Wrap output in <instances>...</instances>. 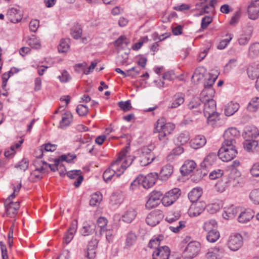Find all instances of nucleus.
I'll return each mask as SVG.
<instances>
[{"label":"nucleus","instance_id":"nucleus-47","mask_svg":"<svg viewBox=\"0 0 259 259\" xmlns=\"http://www.w3.org/2000/svg\"><path fill=\"white\" fill-rule=\"evenodd\" d=\"M107 220L104 217H100L97 220V226L100 228L99 233L101 236L103 235L107 225Z\"/></svg>","mask_w":259,"mask_h":259},{"label":"nucleus","instance_id":"nucleus-15","mask_svg":"<svg viewBox=\"0 0 259 259\" xmlns=\"http://www.w3.org/2000/svg\"><path fill=\"white\" fill-rule=\"evenodd\" d=\"M240 135V132L236 128L231 127L226 130L224 134V142H234V145H236L235 138Z\"/></svg>","mask_w":259,"mask_h":259},{"label":"nucleus","instance_id":"nucleus-39","mask_svg":"<svg viewBox=\"0 0 259 259\" xmlns=\"http://www.w3.org/2000/svg\"><path fill=\"white\" fill-rule=\"evenodd\" d=\"M229 186L227 179H222L219 181L215 185V189L217 191L222 193L225 191L226 189Z\"/></svg>","mask_w":259,"mask_h":259},{"label":"nucleus","instance_id":"nucleus-26","mask_svg":"<svg viewBox=\"0 0 259 259\" xmlns=\"http://www.w3.org/2000/svg\"><path fill=\"white\" fill-rule=\"evenodd\" d=\"M217 159V155L214 153H211L208 154L201 163V168L207 169L210 167Z\"/></svg>","mask_w":259,"mask_h":259},{"label":"nucleus","instance_id":"nucleus-32","mask_svg":"<svg viewBox=\"0 0 259 259\" xmlns=\"http://www.w3.org/2000/svg\"><path fill=\"white\" fill-rule=\"evenodd\" d=\"M202 192L200 188H194L188 194L189 200L193 203L198 202V200L201 196Z\"/></svg>","mask_w":259,"mask_h":259},{"label":"nucleus","instance_id":"nucleus-5","mask_svg":"<svg viewBox=\"0 0 259 259\" xmlns=\"http://www.w3.org/2000/svg\"><path fill=\"white\" fill-rule=\"evenodd\" d=\"M155 157L151 149L147 147H144L140 150L139 162L141 166H146L150 164Z\"/></svg>","mask_w":259,"mask_h":259},{"label":"nucleus","instance_id":"nucleus-56","mask_svg":"<svg viewBox=\"0 0 259 259\" xmlns=\"http://www.w3.org/2000/svg\"><path fill=\"white\" fill-rule=\"evenodd\" d=\"M184 150V148L181 146H178L174 148L170 154L167 156V159L168 160H171L174 159V156L179 155L183 153Z\"/></svg>","mask_w":259,"mask_h":259},{"label":"nucleus","instance_id":"nucleus-54","mask_svg":"<svg viewBox=\"0 0 259 259\" xmlns=\"http://www.w3.org/2000/svg\"><path fill=\"white\" fill-rule=\"evenodd\" d=\"M246 138H256L259 135V131L255 127H250L245 132Z\"/></svg>","mask_w":259,"mask_h":259},{"label":"nucleus","instance_id":"nucleus-11","mask_svg":"<svg viewBox=\"0 0 259 259\" xmlns=\"http://www.w3.org/2000/svg\"><path fill=\"white\" fill-rule=\"evenodd\" d=\"M163 215L159 210H154L148 214L146 219V223L151 226H155L162 219Z\"/></svg>","mask_w":259,"mask_h":259},{"label":"nucleus","instance_id":"nucleus-50","mask_svg":"<svg viewBox=\"0 0 259 259\" xmlns=\"http://www.w3.org/2000/svg\"><path fill=\"white\" fill-rule=\"evenodd\" d=\"M137 239V235L135 233L131 231L130 232L126 235L125 245L128 247L133 245Z\"/></svg>","mask_w":259,"mask_h":259},{"label":"nucleus","instance_id":"nucleus-61","mask_svg":"<svg viewBox=\"0 0 259 259\" xmlns=\"http://www.w3.org/2000/svg\"><path fill=\"white\" fill-rule=\"evenodd\" d=\"M219 113L215 112L214 113H213L212 114H210V115H208L205 117L207 119L208 124L213 125L215 123L216 121L219 120Z\"/></svg>","mask_w":259,"mask_h":259},{"label":"nucleus","instance_id":"nucleus-43","mask_svg":"<svg viewBox=\"0 0 259 259\" xmlns=\"http://www.w3.org/2000/svg\"><path fill=\"white\" fill-rule=\"evenodd\" d=\"M181 217L180 211H169L165 218V220L169 223H172L178 220Z\"/></svg>","mask_w":259,"mask_h":259},{"label":"nucleus","instance_id":"nucleus-59","mask_svg":"<svg viewBox=\"0 0 259 259\" xmlns=\"http://www.w3.org/2000/svg\"><path fill=\"white\" fill-rule=\"evenodd\" d=\"M249 197L255 204H259V189L253 190L250 193Z\"/></svg>","mask_w":259,"mask_h":259},{"label":"nucleus","instance_id":"nucleus-57","mask_svg":"<svg viewBox=\"0 0 259 259\" xmlns=\"http://www.w3.org/2000/svg\"><path fill=\"white\" fill-rule=\"evenodd\" d=\"M226 36L227 37V38L221 40L219 44L217 47L218 49L223 50L225 49L233 38L232 34H227Z\"/></svg>","mask_w":259,"mask_h":259},{"label":"nucleus","instance_id":"nucleus-3","mask_svg":"<svg viewBox=\"0 0 259 259\" xmlns=\"http://www.w3.org/2000/svg\"><path fill=\"white\" fill-rule=\"evenodd\" d=\"M134 159V156L128 155V148H124L121 150L117 159L114 161V163L117 164L118 168L120 169V173L117 174V177L122 174L126 168L132 164Z\"/></svg>","mask_w":259,"mask_h":259},{"label":"nucleus","instance_id":"nucleus-41","mask_svg":"<svg viewBox=\"0 0 259 259\" xmlns=\"http://www.w3.org/2000/svg\"><path fill=\"white\" fill-rule=\"evenodd\" d=\"M70 39L68 38L61 39L60 44L58 47V49L59 52L65 53L67 52L69 48V45Z\"/></svg>","mask_w":259,"mask_h":259},{"label":"nucleus","instance_id":"nucleus-17","mask_svg":"<svg viewBox=\"0 0 259 259\" xmlns=\"http://www.w3.org/2000/svg\"><path fill=\"white\" fill-rule=\"evenodd\" d=\"M6 16L11 22L14 23L20 22L22 19L20 11L14 8L8 10Z\"/></svg>","mask_w":259,"mask_h":259},{"label":"nucleus","instance_id":"nucleus-42","mask_svg":"<svg viewBox=\"0 0 259 259\" xmlns=\"http://www.w3.org/2000/svg\"><path fill=\"white\" fill-rule=\"evenodd\" d=\"M220 236V233L216 229L214 230L207 231L206 238L208 242L213 243L219 239Z\"/></svg>","mask_w":259,"mask_h":259},{"label":"nucleus","instance_id":"nucleus-51","mask_svg":"<svg viewBox=\"0 0 259 259\" xmlns=\"http://www.w3.org/2000/svg\"><path fill=\"white\" fill-rule=\"evenodd\" d=\"M76 157V155L74 154H68L67 155H62L58 158H56V164H57L59 162L61 163L63 161L70 163Z\"/></svg>","mask_w":259,"mask_h":259},{"label":"nucleus","instance_id":"nucleus-37","mask_svg":"<svg viewBox=\"0 0 259 259\" xmlns=\"http://www.w3.org/2000/svg\"><path fill=\"white\" fill-rule=\"evenodd\" d=\"M72 121V115L70 112H65L62 114V119L60 121L61 128L68 126Z\"/></svg>","mask_w":259,"mask_h":259},{"label":"nucleus","instance_id":"nucleus-62","mask_svg":"<svg viewBox=\"0 0 259 259\" xmlns=\"http://www.w3.org/2000/svg\"><path fill=\"white\" fill-rule=\"evenodd\" d=\"M190 137L188 133H181L177 138V141L181 145H184L188 142Z\"/></svg>","mask_w":259,"mask_h":259},{"label":"nucleus","instance_id":"nucleus-8","mask_svg":"<svg viewBox=\"0 0 259 259\" xmlns=\"http://www.w3.org/2000/svg\"><path fill=\"white\" fill-rule=\"evenodd\" d=\"M243 244V238L239 233L231 235L227 241L228 248L232 251L238 250Z\"/></svg>","mask_w":259,"mask_h":259},{"label":"nucleus","instance_id":"nucleus-27","mask_svg":"<svg viewBox=\"0 0 259 259\" xmlns=\"http://www.w3.org/2000/svg\"><path fill=\"white\" fill-rule=\"evenodd\" d=\"M244 147L248 152L259 153V146L257 141L246 140L244 144Z\"/></svg>","mask_w":259,"mask_h":259},{"label":"nucleus","instance_id":"nucleus-2","mask_svg":"<svg viewBox=\"0 0 259 259\" xmlns=\"http://www.w3.org/2000/svg\"><path fill=\"white\" fill-rule=\"evenodd\" d=\"M237 154L234 142H224L222 147L218 151V156L223 161H229L234 159Z\"/></svg>","mask_w":259,"mask_h":259},{"label":"nucleus","instance_id":"nucleus-31","mask_svg":"<svg viewBox=\"0 0 259 259\" xmlns=\"http://www.w3.org/2000/svg\"><path fill=\"white\" fill-rule=\"evenodd\" d=\"M137 212L133 208L127 210L122 216V221L127 223H131L136 218Z\"/></svg>","mask_w":259,"mask_h":259},{"label":"nucleus","instance_id":"nucleus-7","mask_svg":"<svg viewBox=\"0 0 259 259\" xmlns=\"http://www.w3.org/2000/svg\"><path fill=\"white\" fill-rule=\"evenodd\" d=\"M226 253L224 246L218 245L210 248L206 253L205 257L206 259H221Z\"/></svg>","mask_w":259,"mask_h":259},{"label":"nucleus","instance_id":"nucleus-46","mask_svg":"<svg viewBox=\"0 0 259 259\" xmlns=\"http://www.w3.org/2000/svg\"><path fill=\"white\" fill-rule=\"evenodd\" d=\"M102 200V195L99 192H96L91 196L90 201V204L92 206H95L101 202Z\"/></svg>","mask_w":259,"mask_h":259},{"label":"nucleus","instance_id":"nucleus-53","mask_svg":"<svg viewBox=\"0 0 259 259\" xmlns=\"http://www.w3.org/2000/svg\"><path fill=\"white\" fill-rule=\"evenodd\" d=\"M71 34L74 39H78L82 34V29L80 25L76 24L71 30Z\"/></svg>","mask_w":259,"mask_h":259},{"label":"nucleus","instance_id":"nucleus-60","mask_svg":"<svg viewBox=\"0 0 259 259\" xmlns=\"http://www.w3.org/2000/svg\"><path fill=\"white\" fill-rule=\"evenodd\" d=\"M130 43V41L127 40L125 36H120L114 42V46L116 47H122L124 44L127 46Z\"/></svg>","mask_w":259,"mask_h":259},{"label":"nucleus","instance_id":"nucleus-38","mask_svg":"<svg viewBox=\"0 0 259 259\" xmlns=\"http://www.w3.org/2000/svg\"><path fill=\"white\" fill-rule=\"evenodd\" d=\"M259 55V42L251 44L248 49V56L253 58Z\"/></svg>","mask_w":259,"mask_h":259},{"label":"nucleus","instance_id":"nucleus-4","mask_svg":"<svg viewBox=\"0 0 259 259\" xmlns=\"http://www.w3.org/2000/svg\"><path fill=\"white\" fill-rule=\"evenodd\" d=\"M200 250V244L198 242H190L183 252V257L184 259H193L198 254Z\"/></svg>","mask_w":259,"mask_h":259},{"label":"nucleus","instance_id":"nucleus-40","mask_svg":"<svg viewBox=\"0 0 259 259\" xmlns=\"http://www.w3.org/2000/svg\"><path fill=\"white\" fill-rule=\"evenodd\" d=\"M97 247V242L96 241H91L89 243V246L88 247V252L86 256L89 259H92L95 256V249Z\"/></svg>","mask_w":259,"mask_h":259},{"label":"nucleus","instance_id":"nucleus-13","mask_svg":"<svg viewBox=\"0 0 259 259\" xmlns=\"http://www.w3.org/2000/svg\"><path fill=\"white\" fill-rule=\"evenodd\" d=\"M170 251L168 247L163 246L157 248L152 253L153 259H166Z\"/></svg>","mask_w":259,"mask_h":259},{"label":"nucleus","instance_id":"nucleus-18","mask_svg":"<svg viewBox=\"0 0 259 259\" xmlns=\"http://www.w3.org/2000/svg\"><path fill=\"white\" fill-rule=\"evenodd\" d=\"M66 175L71 179L76 178V180L74 182V185L76 187H78L83 180V177L81 175V171L80 170H70L68 171Z\"/></svg>","mask_w":259,"mask_h":259},{"label":"nucleus","instance_id":"nucleus-12","mask_svg":"<svg viewBox=\"0 0 259 259\" xmlns=\"http://www.w3.org/2000/svg\"><path fill=\"white\" fill-rule=\"evenodd\" d=\"M120 168H118L117 164L113 162L110 167L107 169L103 173V178L104 180L106 183L109 182L115 175L117 177V174L120 173Z\"/></svg>","mask_w":259,"mask_h":259},{"label":"nucleus","instance_id":"nucleus-25","mask_svg":"<svg viewBox=\"0 0 259 259\" xmlns=\"http://www.w3.org/2000/svg\"><path fill=\"white\" fill-rule=\"evenodd\" d=\"M173 166L170 164H166L161 168L159 177L162 181H166L173 173Z\"/></svg>","mask_w":259,"mask_h":259},{"label":"nucleus","instance_id":"nucleus-55","mask_svg":"<svg viewBox=\"0 0 259 259\" xmlns=\"http://www.w3.org/2000/svg\"><path fill=\"white\" fill-rule=\"evenodd\" d=\"M162 240V237L161 236L151 239L149 242L148 247L150 248H154L156 249L157 248L160 247L159 245Z\"/></svg>","mask_w":259,"mask_h":259},{"label":"nucleus","instance_id":"nucleus-19","mask_svg":"<svg viewBox=\"0 0 259 259\" xmlns=\"http://www.w3.org/2000/svg\"><path fill=\"white\" fill-rule=\"evenodd\" d=\"M206 102H202L204 103V115L205 116L212 114L216 112V102L214 100L207 99Z\"/></svg>","mask_w":259,"mask_h":259},{"label":"nucleus","instance_id":"nucleus-34","mask_svg":"<svg viewBox=\"0 0 259 259\" xmlns=\"http://www.w3.org/2000/svg\"><path fill=\"white\" fill-rule=\"evenodd\" d=\"M214 93L215 91L213 88H204L200 95L202 102H206L207 99L213 100L212 98Z\"/></svg>","mask_w":259,"mask_h":259},{"label":"nucleus","instance_id":"nucleus-49","mask_svg":"<svg viewBox=\"0 0 259 259\" xmlns=\"http://www.w3.org/2000/svg\"><path fill=\"white\" fill-rule=\"evenodd\" d=\"M251 37V32L250 31L246 33L240 35L239 37L238 38L239 44L241 46L246 45L248 43Z\"/></svg>","mask_w":259,"mask_h":259},{"label":"nucleus","instance_id":"nucleus-28","mask_svg":"<svg viewBox=\"0 0 259 259\" xmlns=\"http://www.w3.org/2000/svg\"><path fill=\"white\" fill-rule=\"evenodd\" d=\"M225 209L224 213H223V217L226 219L233 218L240 211V208L239 207H237L233 205L230 206Z\"/></svg>","mask_w":259,"mask_h":259},{"label":"nucleus","instance_id":"nucleus-22","mask_svg":"<svg viewBox=\"0 0 259 259\" xmlns=\"http://www.w3.org/2000/svg\"><path fill=\"white\" fill-rule=\"evenodd\" d=\"M77 230V222H73L69 228L66 232L64 237V241L66 244H68L71 242L74 237V235L76 233Z\"/></svg>","mask_w":259,"mask_h":259},{"label":"nucleus","instance_id":"nucleus-9","mask_svg":"<svg viewBox=\"0 0 259 259\" xmlns=\"http://www.w3.org/2000/svg\"><path fill=\"white\" fill-rule=\"evenodd\" d=\"M162 193L160 191H153L149 195V198L145 204V207L148 209L156 207L160 202V198Z\"/></svg>","mask_w":259,"mask_h":259},{"label":"nucleus","instance_id":"nucleus-24","mask_svg":"<svg viewBox=\"0 0 259 259\" xmlns=\"http://www.w3.org/2000/svg\"><path fill=\"white\" fill-rule=\"evenodd\" d=\"M196 166L194 161L192 160H186L181 167V171L184 175H187L192 172Z\"/></svg>","mask_w":259,"mask_h":259},{"label":"nucleus","instance_id":"nucleus-21","mask_svg":"<svg viewBox=\"0 0 259 259\" xmlns=\"http://www.w3.org/2000/svg\"><path fill=\"white\" fill-rule=\"evenodd\" d=\"M191 147L195 149H199L206 143V139L203 135L196 136L190 142Z\"/></svg>","mask_w":259,"mask_h":259},{"label":"nucleus","instance_id":"nucleus-1","mask_svg":"<svg viewBox=\"0 0 259 259\" xmlns=\"http://www.w3.org/2000/svg\"><path fill=\"white\" fill-rule=\"evenodd\" d=\"M175 125L171 122H166L165 118L162 117L158 119L154 125V133H158L159 140H163L164 145L167 143L168 140L167 137L171 134L174 129Z\"/></svg>","mask_w":259,"mask_h":259},{"label":"nucleus","instance_id":"nucleus-6","mask_svg":"<svg viewBox=\"0 0 259 259\" xmlns=\"http://www.w3.org/2000/svg\"><path fill=\"white\" fill-rule=\"evenodd\" d=\"M180 195V190L175 188L165 194L161 199L162 203L165 206H169L178 199Z\"/></svg>","mask_w":259,"mask_h":259},{"label":"nucleus","instance_id":"nucleus-63","mask_svg":"<svg viewBox=\"0 0 259 259\" xmlns=\"http://www.w3.org/2000/svg\"><path fill=\"white\" fill-rule=\"evenodd\" d=\"M76 111L79 115L85 116L87 114L89 110L88 107L86 105L80 104L77 106Z\"/></svg>","mask_w":259,"mask_h":259},{"label":"nucleus","instance_id":"nucleus-36","mask_svg":"<svg viewBox=\"0 0 259 259\" xmlns=\"http://www.w3.org/2000/svg\"><path fill=\"white\" fill-rule=\"evenodd\" d=\"M206 72V69L204 67H199L195 70L192 78L198 81L203 78Z\"/></svg>","mask_w":259,"mask_h":259},{"label":"nucleus","instance_id":"nucleus-52","mask_svg":"<svg viewBox=\"0 0 259 259\" xmlns=\"http://www.w3.org/2000/svg\"><path fill=\"white\" fill-rule=\"evenodd\" d=\"M218 224L215 220H211L204 223L203 228L206 232L216 230Z\"/></svg>","mask_w":259,"mask_h":259},{"label":"nucleus","instance_id":"nucleus-23","mask_svg":"<svg viewBox=\"0 0 259 259\" xmlns=\"http://www.w3.org/2000/svg\"><path fill=\"white\" fill-rule=\"evenodd\" d=\"M254 212L252 210L248 209L241 211L238 217V221L242 224L247 223L253 217Z\"/></svg>","mask_w":259,"mask_h":259},{"label":"nucleus","instance_id":"nucleus-45","mask_svg":"<svg viewBox=\"0 0 259 259\" xmlns=\"http://www.w3.org/2000/svg\"><path fill=\"white\" fill-rule=\"evenodd\" d=\"M184 102V96L181 94H177L174 96V100L171 103V107L176 108Z\"/></svg>","mask_w":259,"mask_h":259},{"label":"nucleus","instance_id":"nucleus-64","mask_svg":"<svg viewBox=\"0 0 259 259\" xmlns=\"http://www.w3.org/2000/svg\"><path fill=\"white\" fill-rule=\"evenodd\" d=\"M250 174L254 177H259V161L254 163L250 169Z\"/></svg>","mask_w":259,"mask_h":259},{"label":"nucleus","instance_id":"nucleus-10","mask_svg":"<svg viewBox=\"0 0 259 259\" xmlns=\"http://www.w3.org/2000/svg\"><path fill=\"white\" fill-rule=\"evenodd\" d=\"M249 19L255 20L259 18V0H251L247 7Z\"/></svg>","mask_w":259,"mask_h":259},{"label":"nucleus","instance_id":"nucleus-33","mask_svg":"<svg viewBox=\"0 0 259 259\" xmlns=\"http://www.w3.org/2000/svg\"><path fill=\"white\" fill-rule=\"evenodd\" d=\"M239 108V104L231 102L226 106L225 109V114L228 116H231L237 111Z\"/></svg>","mask_w":259,"mask_h":259},{"label":"nucleus","instance_id":"nucleus-35","mask_svg":"<svg viewBox=\"0 0 259 259\" xmlns=\"http://www.w3.org/2000/svg\"><path fill=\"white\" fill-rule=\"evenodd\" d=\"M33 165L35 167V170L41 173H45L48 171V163L40 159H36L34 161Z\"/></svg>","mask_w":259,"mask_h":259},{"label":"nucleus","instance_id":"nucleus-20","mask_svg":"<svg viewBox=\"0 0 259 259\" xmlns=\"http://www.w3.org/2000/svg\"><path fill=\"white\" fill-rule=\"evenodd\" d=\"M157 178L156 173H150L147 175L142 180V185L146 189L152 187L156 182Z\"/></svg>","mask_w":259,"mask_h":259},{"label":"nucleus","instance_id":"nucleus-44","mask_svg":"<svg viewBox=\"0 0 259 259\" xmlns=\"http://www.w3.org/2000/svg\"><path fill=\"white\" fill-rule=\"evenodd\" d=\"M259 108V98L254 97L253 98L247 107V109L248 111L251 112H254Z\"/></svg>","mask_w":259,"mask_h":259},{"label":"nucleus","instance_id":"nucleus-29","mask_svg":"<svg viewBox=\"0 0 259 259\" xmlns=\"http://www.w3.org/2000/svg\"><path fill=\"white\" fill-rule=\"evenodd\" d=\"M247 72L249 78L255 79L259 76V64L254 63L249 65Z\"/></svg>","mask_w":259,"mask_h":259},{"label":"nucleus","instance_id":"nucleus-14","mask_svg":"<svg viewBox=\"0 0 259 259\" xmlns=\"http://www.w3.org/2000/svg\"><path fill=\"white\" fill-rule=\"evenodd\" d=\"M205 204L203 202L193 203L188 210V214L191 217L199 215L204 210Z\"/></svg>","mask_w":259,"mask_h":259},{"label":"nucleus","instance_id":"nucleus-30","mask_svg":"<svg viewBox=\"0 0 259 259\" xmlns=\"http://www.w3.org/2000/svg\"><path fill=\"white\" fill-rule=\"evenodd\" d=\"M5 205L6 211L9 214L11 212L14 213L20 207V203L19 202H13L10 201V199H6L5 200Z\"/></svg>","mask_w":259,"mask_h":259},{"label":"nucleus","instance_id":"nucleus-48","mask_svg":"<svg viewBox=\"0 0 259 259\" xmlns=\"http://www.w3.org/2000/svg\"><path fill=\"white\" fill-rule=\"evenodd\" d=\"M27 44L35 49H39L41 47L39 40L34 35L28 38Z\"/></svg>","mask_w":259,"mask_h":259},{"label":"nucleus","instance_id":"nucleus-58","mask_svg":"<svg viewBox=\"0 0 259 259\" xmlns=\"http://www.w3.org/2000/svg\"><path fill=\"white\" fill-rule=\"evenodd\" d=\"M185 221H179L177 224L170 226L169 228L172 232L177 233L185 227Z\"/></svg>","mask_w":259,"mask_h":259},{"label":"nucleus","instance_id":"nucleus-16","mask_svg":"<svg viewBox=\"0 0 259 259\" xmlns=\"http://www.w3.org/2000/svg\"><path fill=\"white\" fill-rule=\"evenodd\" d=\"M202 99L198 97L193 98L188 104V108L192 110L195 114L201 112V103Z\"/></svg>","mask_w":259,"mask_h":259}]
</instances>
